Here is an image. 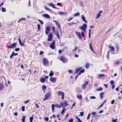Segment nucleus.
<instances>
[{
    "instance_id": "obj_1",
    "label": "nucleus",
    "mask_w": 122,
    "mask_h": 122,
    "mask_svg": "<svg viewBox=\"0 0 122 122\" xmlns=\"http://www.w3.org/2000/svg\"><path fill=\"white\" fill-rule=\"evenodd\" d=\"M43 63V65L45 66H47L49 65V62L48 59L45 58H43L42 59Z\"/></svg>"
},
{
    "instance_id": "obj_2",
    "label": "nucleus",
    "mask_w": 122,
    "mask_h": 122,
    "mask_svg": "<svg viewBox=\"0 0 122 122\" xmlns=\"http://www.w3.org/2000/svg\"><path fill=\"white\" fill-rule=\"evenodd\" d=\"M51 96V94L50 92H48L46 93L45 95V98L43 99V100L44 101L48 99Z\"/></svg>"
},
{
    "instance_id": "obj_3",
    "label": "nucleus",
    "mask_w": 122,
    "mask_h": 122,
    "mask_svg": "<svg viewBox=\"0 0 122 122\" xmlns=\"http://www.w3.org/2000/svg\"><path fill=\"white\" fill-rule=\"evenodd\" d=\"M87 27V25L86 24H84L81 26H80L79 28L81 30H83L85 29H86Z\"/></svg>"
},
{
    "instance_id": "obj_4",
    "label": "nucleus",
    "mask_w": 122,
    "mask_h": 122,
    "mask_svg": "<svg viewBox=\"0 0 122 122\" xmlns=\"http://www.w3.org/2000/svg\"><path fill=\"white\" fill-rule=\"evenodd\" d=\"M67 101L66 100H65L62 103V105H61L62 107L63 108L66 107L68 105V102H67Z\"/></svg>"
},
{
    "instance_id": "obj_5",
    "label": "nucleus",
    "mask_w": 122,
    "mask_h": 122,
    "mask_svg": "<svg viewBox=\"0 0 122 122\" xmlns=\"http://www.w3.org/2000/svg\"><path fill=\"white\" fill-rule=\"evenodd\" d=\"M53 34L52 33H50V34L48 35V38H47V40L48 41H52V39L53 38Z\"/></svg>"
},
{
    "instance_id": "obj_6",
    "label": "nucleus",
    "mask_w": 122,
    "mask_h": 122,
    "mask_svg": "<svg viewBox=\"0 0 122 122\" xmlns=\"http://www.w3.org/2000/svg\"><path fill=\"white\" fill-rule=\"evenodd\" d=\"M75 33L79 39L80 40L82 39V38L80 32L76 31L75 32Z\"/></svg>"
},
{
    "instance_id": "obj_7",
    "label": "nucleus",
    "mask_w": 122,
    "mask_h": 122,
    "mask_svg": "<svg viewBox=\"0 0 122 122\" xmlns=\"http://www.w3.org/2000/svg\"><path fill=\"white\" fill-rule=\"evenodd\" d=\"M55 44V41L54 40L52 41V42L50 45V47L52 49H54L55 46L54 45Z\"/></svg>"
},
{
    "instance_id": "obj_8",
    "label": "nucleus",
    "mask_w": 122,
    "mask_h": 122,
    "mask_svg": "<svg viewBox=\"0 0 122 122\" xmlns=\"http://www.w3.org/2000/svg\"><path fill=\"white\" fill-rule=\"evenodd\" d=\"M58 95H62V99H63L64 98V93L61 91H59L57 93Z\"/></svg>"
},
{
    "instance_id": "obj_9",
    "label": "nucleus",
    "mask_w": 122,
    "mask_h": 122,
    "mask_svg": "<svg viewBox=\"0 0 122 122\" xmlns=\"http://www.w3.org/2000/svg\"><path fill=\"white\" fill-rule=\"evenodd\" d=\"M108 47L110 49V52H113L114 51L115 49L113 46L109 45L108 46Z\"/></svg>"
},
{
    "instance_id": "obj_10",
    "label": "nucleus",
    "mask_w": 122,
    "mask_h": 122,
    "mask_svg": "<svg viewBox=\"0 0 122 122\" xmlns=\"http://www.w3.org/2000/svg\"><path fill=\"white\" fill-rule=\"evenodd\" d=\"M88 83L89 82L88 81H86L82 84V87L83 89H84L86 88V86L88 84Z\"/></svg>"
},
{
    "instance_id": "obj_11",
    "label": "nucleus",
    "mask_w": 122,
    "mask_h": 122,
    "mask_svg": "<svg viewBox=\"0 0 122 122\" xmlns=\"http://www.w3.org/2000/svg\"><path fill=\"white\" fill-rule=\"evenodd\" d=\"M83 68V67H81L76 69L75 71L74 74H76L79 72Z\"/></svg>"
},
{
    "instance_id": "obj_12",
    "label": "nucleus",
    "mask_w": 122,
    "mask_h": 122,
    "mask_svg": "<svg viewBox=\"0 0 122 122\" xmlns=\"http://www.w3.org/2000/svg\"><path fill=\"white\" fill-rule=\"evenodd\" d=\"M53 22H55V24L58 27V28H59V30H61V25L59 24V22L56 20H54L53 21Z\"/></svg>"
},
{
    "instance_id": "obj_13",
    "label": "nucleus",
    "mask_w": 122,
    "mask_h": 122,
    "mask_svg": "<svg viewBox=\"0 0 122 122\" xmlns=\"http://www.w3.org/2000/svg\"><path fill=\"white\" fill-rule=\"evenodd\" d=\"M48 5L49 6H52L53 8L55 9H59L55 7V5H54L52 3H48Z\"/></svg>"
},
{
    "instance_id": "obj_14",
    "label": "nucleus",
    "mask_w": 122,
    "mask_h": 122,
    "mask_svg": "<svg viewBox=\"0 0 122 122\" xmlns=\"http://www.w3.org/2000/svg\"><path fill=\"white\" fill-rule=\"evenodd\" d=\"M50 81L53 83H55L56 81V77L53 78V77H50Z\"/></svg>"
},
{
    "instance_id": "obj_15",
    "label": "nucleus",
    "mask_w": 122,
    "mask_h": 122,
    "mask_svg": "<svg viewBox=\"0 0 122 122\" xmlns=\"http://www.w3.org/2000/svg\"><path fill=\"white\" fill-rule=\"evenodd\" d=\"M110 82L112 85V88L113 89L114 88L115 86L114 81L113 80H111L110 81Z\"/></svg>"
},
{
    "instance_id": "obj_16",
    "label": "nucleus",
    "mask_w": 122,
    "mask_h": 122,
    "mask_svg": "<svg viewBox=\"0 0 122 122\" xmlns=\"http://www.w3.org/2000/svg\"><path fill=\"white\" fill-rule=\"evenodd\" d=\"M110 82L112 85V88L113 89L114 88L115 86L114 81L113 80H111L110 81Z\"/></svg>"
},
{
    "instance_id": "obj_17",
    "label": "nucleus",
    "mask_w": 122,
    "mask_h": 122,
    "mask_svg": "<svg viewBox=\"0 0 122 122\" xmlns=\"http://www.w3.org/2000/svg\"><path fill=\"white\" fill-rule=\"evenodd\" d=\"M102 10H101L99 11L96 17V18L97 19H98L100 17V16L101 15V13H102Z\"/></svg>"
},
{
    "instance_id": "obj_18",
    "label": "nucleus",
    "mask_w": 122,
    "mask_h": 122,
    "mask_svg": "<svg viewBox=\"0 0 122 122\" xmlns=\"http://www.w3.org/2000/svg\"><path fill=\"white\" fill-rule=\"evenodd\" d=\"M40 81L41 82L44 83L46 81V79L45 78L41 77L40 79Z\"/></svg>"
},
{
    "instance_id": "obj_19",
    "label": "nucleus",
    "mask_w": 122,
    "mask_h": 122,
    "mask_svg": "<svg viewBox=\"0 0 122 122\" xmlns=\"http://www.w3.org/2000/svg\"><path fill=\"white\" fill-rule=\"evenodd\" d=\"M81 18L86 23H87V22L86 21L85 18L83 15H82L81 16Z\"/></svg>"
},
{
    "instance_id": "obj_20",
    "label": "nucleus",
    "mask_w": 122,
    "mask_h": 122,
    "mask_svg": "<svg viewBox=\"0 0 122 122\" xmlns=\"http://www.w3.org/2000/svg\"><path fill=\"white\" fill-rule=\"evenodd\" d=\"M17 43L16 42H14L12 43L11 45L12 48H15L16 47Z\"/></svg>"
},
{
    "instance_id": "obj_21",
    "label": "nucleus",
    "mask_w": 122,
    "mask_h": 122,
    "mask_svg": "<svg viewBox=\"0 0 122 122\" xmlns=\"http://www.w3.org/2000/svg\"><path fill=\"white\" fill-rule=\"evenodd\" d=\"M19 43H20V45L22 46H25V45L24 44V42H21V41L20 40V38H19Z\"/></svg>"
},
{
    "instance_id": "obj_22",
    "label": "nucleus",
    "mask_w": 122,
    "mask_h": 122,
    "mask_svg": "<svg viewBox=\"0 0 122 122\" xmlns=\"http://www.w3.org/2000/svg\"><path fill=\"white\" fill-rule=\"evenodd\" d=\"M55 106L57 108H60L61 107V106H62L61 105H62V103L61 102L60 103V104L59 105L58 104H55Z\"/></svg>"
},
{
    "instance_id": "obj_23",
    "label": "nucleus",
    "mask_w": 122,
    "mask_h": 122,
    "mask_svg": "<svg viewBox=\"0 0 122 122\" xmlns=\"http://www.w3.org/2000/svg\"><path fill=\"white\" fill-rule=\"evenodd\" d=\"M61 60L63 61L64 63H66L67 62V61L66 59L64 57H61L60 58Z\"/></svg>"
},
{
    "instance_id": "obj_24",
    "label": "nucleus",
    "mask_w": 122,
    "mask_h": 122,
    "mask_svg": "<svg viewBox=\"0 0 122 122\" xmlns=\"http://www.w3.org/2000/svg\"><path fill=\"white\" fill-rule=\"evenodd\" d=\"M43 16L45 18H49L50 17V16L47 14H43Z\"/></svg>"
},
{
    "instance_id": "obj_25",
    "label": "nucleus",
    "mask_w": 122,
    "mask_h": 122,
    "mask_svg": "<svg viewBox=\"0 0 122 122\" xmlns=\"http://www.w3.org/2000/svg\"><path fill=\"white\" fill-rule=\"evenodd\" d=\"M4 88V86L2 84H0V91L2 90Z\"/></svg>"
},
{
    "instance_id": "obj_26",
    "label": "nucleus",
    "mask_w": 122,
    "mask_h": 122,
    "mask_svg": "<svg viewBox=\"0 0 122 122\" xmlns=\"http://www.w3.org/2000/svg\"><path fill=\"white\" fill-rule=\"evenodd\" d=\"M89 48L91 50H92L93 52L94 53L93 48L92 46V44L91 43H90L89 44Z\"/></svg>"
},
{
    "instance_id": "obj_27",
    "label": "nucleus",
    "mask_w": 122,
    "mask_h": 122,
    "mask_svg": "<svg viewBox=\"0 0 122 122\" xmlns=\"http://www.w3.org/2000/svg\"><path fill=\"white\" fill-rule=\"evenodd\" d=\"M42 89L44 90V92H45V90L46 89L47 87L45 85H43L42 86Z\"/></svg>"
},
{
    "instance_id": "obj_28",
    "label": "nucleus",
    "mask_w": 122,
    "mask_h": 122,
    "mask_svg": "<svg viewBox=\"0 0 122 122\" xmlns=\"http://www.w3.org/2000/svg\"><path fill=\"white\" fill-rule=\"evenodd\" d=\"M90 66V65L88 63H87L86 64H85L84 66H83V67H84L85 66L86 68H88Z\"/></svg>"
},
{
    "instance_id": "obj_29",
    "label": "nucleus",
    "mask_w": 122,
    "mask_h": 122,
    "mask_svg": "<svg viewBox=\"0 0 122 122\" xmlns=\"http://www.w3.org/2000/svg\"><path fill=\"white\" fill-rule=\"evenodd\" d=\"M77 98L81 100L82 99V97L81 95L77 96Z\"/></svg>"
},
{
    "instance_id": "obj_30",
    "label": "nucleus",
    "mask_w": 122,
    "mask_h": 122,
    "mask_svg": "<svg viewBox=\"0 0 122 122\" xmlns=\"http://www.w3.org/2000/svg\"><path fill=\"white\" fill-rule=\"evenodd\" d=\"M104 94V92H102L100 94L99 96L100 98L101 99H102L103 97V95Z\"/></svg>"
},
{
    "instance_id": "obj_31",
    "label": "nucleus",
    "mask_w": 122,
    "mask_h": 122,
    "mask_svg": "<svg viewBox=\"0 0 122 122\" xmlns=\"http://www.w3.org/2000/svg\"><path fill=\"white\" fill-rule=\"evenodd\" d=\"M54 75V73H53V71L52 70L51 71L50 74H49V76H52Z\"/></svg>"
},
{
    "instance_id": "obj_32",
    "label": "nucleus",
    "mask_w": 122,
    "mask_h": 122,
    "mask_svg": "<svg viewBox=\"0 0 122 122\" xmlns=\"http://www.w3.org/2000/svg\"><path fill=\"white\" fill-rule=\"evenodd\" d=\"M105 76L103 74H100L98 76V78H104Z\"/></svg>"
},
{
    "instance_id": "obj_33",
    "label": "nucleus",
    "mask_w": 122,
    "mask_h": 122,
    "mask_svg": "<svg viewBox=\"0 0 122 122\" xmlns=\"http://www.w3.org/2000/svg\"><path fill=\"white\" fill-rule=\"evenodd\" d=\"M33 116L32 115V116L29 118L30 122H32L33 118Z\"/></svg>"
},
{
    "instance_id": "obj_34",
    "label": "nucleus",
    "mask_w": 122,
    "mask_h": 122,
    "mask_svg": "<svg viewBox=\"0 0 122 122\" xmlns=\"http://www.w3.org/2000/svg\"><path fill=\"white\" fill-rule=\"evenodd\" d=\"M54 106H55V105H54V104H52L51 105V107H52V111L53 112H54Z\"/></svg>"
},
{
    "instance_id": "obj_35",
    "label": "nucleus",
    "mask_w": 122,
    "mask_h": 122,
    "mask_svg": "<svg viewBox=\"0 0 122 122\" xmlns=\"http://www.w3.org/2000/svg\"><path fill=\"white\" fill-rule=\"evenodd\" d=\"M117 118H116L115 119H114L113 118H112V122H117Z\"/></svg>"
},
{
    "instance_id": "obj_36",
    "label": "nucleus",
    "mask_w": 122,
    "mask_h": 122,
    "mask_svg": "<svg viewBox=\"0 0 122 122\" xmlns=\"http://www.w3.org/2000/svg\"><path fill=\"white\" fill-rule=\"evenodd\" d=\"M68 25L69 26H71L74 24H76V23H75L73 22H71L70 23H69L68 24Z\"/></svg>"
},
{
    "instance_id": "obj_37",
    "label": "nucleus",
    "mask_w": 122,
    "mask_h": 122,
    "mask_svg": "<svg viewBox=\"0 0 122 122\" xmlns=\"http://www.w3.org/2000/svg\"><path fill=\"white\" fill-rule=\"evenodd\" d=\"M25 116L23 117L21 119V120L22 122H25Z\"/></svg>"
},
{
    "instance_id": "obj_38",
    "label": "nucleus",
    "mask_w": 122,
    "mask_h": 122,
    "mask_svg": "<svg viewBox=\"0 0 122 122\" xmlns=\"http://www.w3.org/2000/svg\"><path fill=\"white\" fill-rule=\"evenodd\" d=\"M102 90L103 89L101 87H100L96 89V90L97 91H102Z\"/></svg>"
},
{
    "instance_id": "obj_39",
    "label": "nucleus",
    "mask_w": 122,
    "mask_h": 122,
    "mask_svg": "<svg viewBox=\"0 0 122 122\" xmlns=\"http://www.w3.org/2000/svg\"><path fill=\"white\" fill-rule=\"evenodd\" d=\"M51 30L53 31V32L54 33H55V28L54 26H52L51 28Z\"/></svg>"
},
{
    "instance_id": "obj_40",
    "label": "nucleus",
    "mask_w": 122,
    "mask_h": 122,
    "mask_svg": "<svg viewBox=\"0 0 122 122\" xmlns=\"http://www.w3.org/2000/svg\"><path fill=\"white\" fill-rule=\"evenodd\" d=\"M116 48L117 49V51H118L119 50V46L118 45H117L116 46Z\"/></svg>"
},
{
    "instance_id": "obj_41",
    "label": "nucleus",
    "mask_w": 122,
    "mask_h": 122,
    "mask_svg": "<svg viewBox=\"0 0 122 122\" xmlns=\"http://www.w3.org/2000/svg\"><path fill=\"white\" fill-rule=\"evenodd\" d=\"M37 31H39L40 30V26L39 24H38L37 25Z\"/></svg>"
},
{
    "instance_id": "obj_42",
    "label": "nucleus",
    "mask_w": 122,
    "mask_h": 122,
    "mask_svg": "<svg viewBox=\"0 0 122 122\" xmlns=\"http://www.w3.org/2000/svg\"><path fill=\"white\" fill-rule=\"evenodd\" d=\"M91 29H89V39H90L91 38Z\"/></svg>"
},
{
    "instance_id": "obj_43",
    "label": "nucleus",
    "mask_w": 122,
    "mask_h": 122,
    "mask_svg": "<svg viewBox=\"0 0 122 122\" xmlns=\"http://www.w3.org/2000/svg\"><path fill=\"white\" fill-rule=\"evenodd\" d=\"M46 29L50 31V27L49 26H47L46 28Z\"/></svg>"
},
{
    "instance_id": "obj_44",
    "label": "nucleus",
    "mask_w": 122,
    "mask_h": 122,
    "mask_svg": "<svg viewBox=\"0 0 122 122\" xmlns=\"http://www.w3.org/2000/svg\"><path fill=\"white\" fill-rule=\"evenodd\" d=\"M58 14H61L62 15H64L65 13L64 12H63L61 11H59L58 12Z\"/></svg>"
},
{
    "instance_id": "obj_45",
    "label": "nucleus",
    "mask_w": 122,
    "mask_h": 122,
    "mask_svg": "<svg viewBox=\"0 0 122 122\" xmlns=\"http://www.w3.org/2000/svg\"><path fill=\"white\" fill-rule=\"evenodd\" d=\"M80 114L81 115H79V116H82L84 115V112L83 111L82 112H80Z\"/></svg>"
},
{
    "instance_id": "obj_46",
    "label": "nucleus",
    "mask_w": 122,
    "mask_h": 122,
    "mask_svg": "<svg viewBox=\"0 0 122 122\" xmlns=\"http://www.w3.org/2000/svg\"><path fill=\"white\" fill-rule=\"evenodd\" d=\"M56 36L57 37V38L59 39L60 38V35L59 34V32H58L56 34Z\"/></svg>"
},
{
    "instance_id": "obj_47",
    "label": "nucleus",
    "mask_w": 122,
    "mask_h": 122,
    "mask_svg": "<svg viewBox=\"0 0 122 122\" xmlns=\"http://www.w3.org/2000/svg\"><path fill=\"white\" fill-rule=\"evenodd\" d=\"M22 20H26V19L25 18H21L18 21V23H19V22L20 21Z\"/></svg>"
},
{
    "instance_id": "obj_48",
    "label": "nucleus",
    "mask_w": 122,
    "mask_h": 122,
    "mask_svg": "<svg viewBox=\"0 0 122 122\" xmlns=\"http://www.w3.org/2000/svg\"><path fill=\"white\" fill-rule=\"evenodd\" d=\"M80 15V13L79 12H77L76 13V14H75L74 15L75 16H77L79 15Z\"/></svg>"
},
{
    "instance_id": "obj_49",
    "label": "nucleus",
    "mask_w": 122,
    "mask_h": 122,
    "mask_svg": "<svg viewBox=\"0 0 122 122\" xmlns=\"http://www.w3.org/2000/svg\"><path fill=\"white\" fill-rule=\"evenodd\" d=\"M65 108H63L62 110V111H61V114H63V113H64V111H65Z\"/></svg>"
},
{
    "instance_id": "obj_50",
    "label": "nucleus",
    "mask_w": 122,
    "mask_h": 122,
    "mask_svg": "<svg viewBox=\"0 0 122 122\" xmlns=\"http://www.w3.org/2000/svg\"><path fill=\"white\" fill-rule=\"evenodd\" d=\"M14 56L13 52H12L11 54L10 55V59H11L12 58L13 56Z\"/></svg>"
},
{
    "instance_id": "obj_51",
    "label": "nucleus",
    "mask_w": 122,
    "mask_h": 122,
    "mask_svg": "<svg viewBox=\"0 0 122 122\" xmlns=\"http://www.w3.org/2000/svg\"><path fill=\"white\" fill-rule=\"evenodd\" d=\"M49 118L47 117H46L44 118L45 121H48L49 120Z\"/></svg>"
},
{
    "instance_id": "obj_52",
    "label": "nucleus",
    "mask_w": 122,
    "mask_h": 122,
    "mask_svg": "<svg viewBox=\"0 0 122 122\" xmlns=\"http://www.w3.org/2000/svg\"><path fill=\"white\" fill-rule=\"evenodd\" d=\"M30 100H26V101H25L24 102V104H26V103H28V102H30Z\"/></svg>"
},
{
    "instance_id": "obj_53",
    "label": "nucleus",
    "mask_w": 122,
    "mask_h": 122,
    "mask_svg": "<svg viewBox=\"0 0 122 122\" xmlns=\"http://www.w3.org/2000/svg\"><path fill=\"white\" fill-rule=\"evenodd\" d=\"M2 11L3 12L5 11V8H4L3 7H2Z\"/></svg>"
},
{
    "instance_id": "obj_54",
    "label": "nucleus",
    "mask_w": 122,
    "mask_h": 122,
    "mask_svg": "<svg viewBox=\"0 0 122 122\" xmlns=\"http://www.w3.org/2000/svg\"><path fill=\"white\" fill-rule=\"evenodd\" d=\"M25 106H23L22 107V111H25Z\"/></svg>"
},
{
    "instance_id": "obj_55",
    "label": "nucleus",
    "mask_w": 122,
    "mask_h": 122,
    "mask_svg": "<svg viewBox=\"0 0 122 122\" xmlns=\"http://www.w3.org/2000/svg\"><path fill=\"white\" fill-rule=\"evenodd\" d=\"M49 31L47 30L46 29L45 33L46 34L48 35V32Z\"/></svg>"
},
{
    "instance_id": "obj_56",
    "label": "nucleus",
    "mask_w": 122,
    "mask_h": 122,
    "mask_svg": "<svg viewBox=\"0 0 122 122\" xmlns=\"http://www.w3.org/2000/svg\"><path fill=\"white\" fill-rule=\"evenodd\" d=\"M20 48H16L15 49V50L16 51H20Z\"/></svg>"
},
{
    "instance_id": "obj_57",
    "label": "nucleus",
    "mask_w": 122,
    "mask_h": 122,
    "mask_svg": "<svg viewBox=\"0 0 122 122\" xmlns=\"http://www.w3.org/2000/svg\"><path fill=\"white\" fill-rule=\"evenodd\" d=\"M73 18V17H70L68 20V21H70V20H72Z\"/></svg>"
},
{
    "instance_id": "obj_58",
    "label": "nucleus",
    "mask_w": 122,
    "mask_h": 122,
    "mask_svg": "<svg viewBox=\"0 0 122 122\" xmlns=\"http://www.w3.org/2000/svg\"><path fill=\"white\" fill-rule=\"evenodd\" d=\"M90 113H89L88 114V115L87 116V117L86 118V119L87 120H88L89 119L90 117Z\"/></svg>"
},
{
    "instance_id": "obj_59",
    "label": "nucleus",
    "mask_w": 122,
    "mask_h": 122,
    "mask_svg": "<svg viewBox=\"0 0 122 122\" xmlns=\"http://www.w3.org/2000/svg\"><path fill=\"white\" fill-rule=\"evenodd\" d=\"M91 114L93 115V117L96 114L95 112H93L91 113Z\"/></svg>"
},
{
    "instance_id": "obj_60",
    "label": "nucleus",
    "mask_w": 122,
    "mask_h": 122,
    "mask_svg": "<svg viewBox=\"0 0 122 122\" xmlns=\"http://www.w3.org/2000/svg\"><path fill=\"white\" fill-rule=\"evenodd\" d=\"M44 53V52L43 51H40V54L39 55H41L43 54Z\"/></svg>"
},
{
    "instance_id": "obj_61",
    "label": "nucleus",
    "mask_w": 122,
    "mask_h": 122,
    "mask_svg": "<svg viewBox=\"0 0 122 122\" xmlns=\"http://www.w3.org/2000/svg\"><path fill=\"white\" fill-rule=\"evenodd\" d=\"M103 104H102L101 105H100V106H99L97 108V109H98L99 108H100V107H102L103 105Z\"/></svg>"
},
{
    "instance_id": "obj_62",
    "label": "nucleus",
    "mask_w": 122,
    "mask_h": 122,
    "mask_svg": "<svg viewBox=\"0 0 122 122\" xmlns=\"http://www.w3.org/2000/svg\"><path fill=\"white\" fill-rule=\"evenodd\" d=\"M38 21L40 22L41 23V24H42V25H43V22H42V21H41V20H39V19H38Z\"/></svg>"
},
{
    "instance_id": "obj_63",
    "label": "nucleus",
    "mask_w": 122,
    "mask_h": 122,
    "mask_svg": "<svg viewBox=\"0 0 122 122\" xmlns=\"http://www.w3.org/2000/svg\"><path fill=\"white\" fill-rule=\"evenodd\" d=\"M73 119L72 118H71L69 120V122H73Z\"/></svg>"
},
{
    "instance_id": "obj_64",
    "label": "nucleus",
    "mask_w": 122,
    "mask_h": 122,
    "mask_svg": "<svg viewBox=\"0 0 122 122\" xmlns=\"http://www.w3.org/2000/svg\"><path fill=\"white\" fill-rule=\"evenodd\" d=\"M119 61H117L115 62V64H119Z\"/></svg>"
}]
</instances>
